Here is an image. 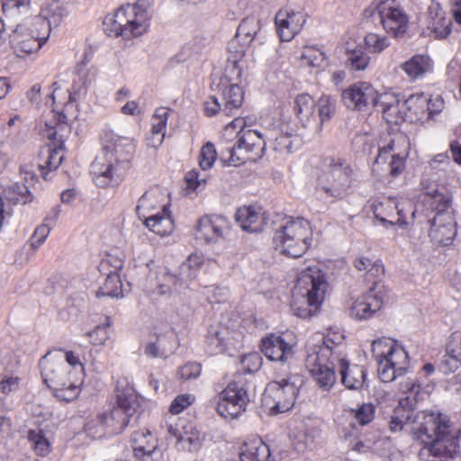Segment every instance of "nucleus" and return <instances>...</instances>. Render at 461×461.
<instances>
[{
	"label": "nucleus",
	"instance_id": "24",
	"mask_svg": "<svg viewBox=\"0 0 461 461\" xmlns=\"http://www.w3.org/2000/svg\"><path fill=\"white\" fill-rule=\"evenodd\" d=\"M306 22V15L303 12L294 11L288 7L280 9L275 17V23L277 33L282 41H291L301 32Z\"/></svg>",
	"mask_w": 461,
	"mask_h": 461
},
{
	"label": "nucleus",
	"instance_id": "50",
	"mask_svg": "<svg viewBox=\"0 0 461 461\" xmlns=\"http://www.w3.org/2000/svg\"><path fill=\"white\" fill-rule=\"evenodd\" d=\"M7 199L14 203L25 204L32 201V194L23 184L15 183L6 190Z\"/></svg>",
	"mask_w": 461,
	"mask_h": 461
},
{
	"label": "nucleus",
	"instance_id": "14",
	"mask_svg": "<svg viewBox=\"0 0 461 461\" xmlns=\"http://www.w3.org/2000/svg\"><path fill=\"white\" fill-rule=\"evenodd\" d=\"M294 377L281 379L268 384L263 394V402L271 414L288 411L295 402L299 387Z\"/></svg>",
	"mask_w": 461,
	"mask_h": 461
},
{
	"label": "nucleus",
	"instance_id": "59",
	"mask_svg": "<svg viewBox=\"0 0 461 461\" xmlns=\"http://www.w3.org/2000/svg\"><path fill=\"white\" fill-rule=\"evenodd\" d=\"M104 29L109 36H122L123 29L117 23V18H115V13L109 14L104 17Z\"/></svg>",
	"mask_w": 461,
	"mask_h": 461
},
{
	"label": "nucleus",
	"instance_id": "52",
	"mask_svg": "<svg viewBox=\"0 0 461 461\" xmlns=\"http://www.w3.org/2000/svg\"><path fill=\"white\" fill-rule=\"evenodd\" d=\"M56 355L57 357H63L64 362L68 366V369L72 371L73 375H76V377H82V379L84 378V366L80 362L78 355L73 351L63 352L61 350H59Z\"/></svg>",
	"mask_w": 461,
	"mask_h": 461
},
{
	"label": "nucleus",
	"instance_id": "53",
	"mask_svg": "<svg viewBox=\"0 0 461 461\" xmlns=\"http://www.w3.org/2000/svg\"><path fill=\"white\" fill-rule=\"evenodd\" d=\"M217 158V152L212 143L207 142L201 149L199 155V166L203 170L210 169Z\"/></svg>",
	"mask_w": 461,
	"mask_h": 461
},
{
	"label": "nucleus",
	"instance_id": "57",
	"mask_svg": "<svg viewBox=\"0 0 461 461\" xmlns=\"http://www.w3.org/2000/svg\"><path fill=\"white\" fill-rule=\"evenodd\" d=\"M192 394H180L176 396L170 404L169 411L172 414H179L194 402Z\"/></svg>",
	"mask_w": 461,
	"mask_h": 461
},
{
	"label": "nucleus",
	"instance_id": "36",
	"mask_svg": "<svg viewBox=\"0 0 461 461\" xmlns=\"http://www.w3.org/2000/svg\"><path fill=\"white\" fill-rule=\"evenodd\" d=\"M268 132L272 133L273 138L268 139L267 142L273 146L275 150L280 153L288 154L293 152L294 145L300 142L298 136L292 131H288L285 127L280 130L271 128L268 129Z\"/></svg>",
	"mask_w": 461,
	"mask_h": 461
},
{
	"label": "nucleus",
	"instance_id": "8",
	"mask_svg": "<svg viewBox=\"0 0 461 461\" xmlns=\"http://www.w3.org/2000/svg\"><path fill=\"white\" fill-rule=\"evenodd\" d=\"M312 230L304 218H291L275 231L273 243L276 250L292 258L303 256L312 246Z\"/></svg>",
	"mask_w": 461,
	"mask_h": 461
},
{
	"label": "nucleus",
	"instance_id": "27",
	"mask_svg": "<svg viewBox=\"0 0 461 461\" xmlns=\"http://www.w3.org/2000/svg\"><path fill=\"white\" fill-rule=\"evenodd\" d=\"M131 442L137 457L142 458L144 461L160 458L158 438L149 429H141L134 431L131 437Z\"/></svg>",
	"mask_w": 461,
	"mask_h": 461
},
{
	"label": "nucleus",
	"instance_id": "62",
	"mask_svg": "<svg viewBox=\"0 0 461 461\" xmlns=\"http://www.w3.org/2000/svg\"><path fill=\"white\" fill-rule=\"evenodd\" d=\"M77 74L84 88H86L95 78V72L88 69L86 63H81L77 66Z\"/></svg>",
	"mask_w": 461,
	"mask_h": 461
},
{
	"label": "nucleus",
	"instance_id": "60",
	"mask_svg": "<svg viewBox=\"0 0 461 461\" xmlns=\"http://www.w3.org/2000/svg\"><path fill=\"white\" fill-rule=\"evenodd\" d=\"M108 326L109 324L99 325L94 330L88 332L90 341L93 345L101 346L105 344L109 339Z\"/></svg>",
	"mask_w": 461,
	"mask_h": 461
},
{
	"label": "nucleus",
	"instance_id": "29",
	"mask_svg": "<svg viewBox=\"0 0 461 461\" xmlns=\"http://www.w3.org/2000/svg\"><path fill=\"white\" fill-rule=\"evenodd\" d=\"M261 351L269 360L282 363L294 356L293 345L276 335H270L262 339Z\"/></svg>",
	"mask_w": 461,
	"mask_h": 461
},
{
	"label": "nucleus",
	"instance_id": "2",
	"mask_svg": "<svg viewBox=\"0 0 461 461\" xmlns=\"http://www.w3.org/2000/svg\"><path fill=\"white\" fill-rule=\"evenodd\" d=\"M103 140V152L93 161L90 170L95 185L104 188L113 182L114 176L122 175L124 165L134 153L135 145L131 139L113 132L104 133Z\"/></svg>",
	"mask_w": 461,
	"mask_h": 461
},
{
	"label": "nucleus",
	"instance_id": "23",
	"mask_svg": "<svg viewBox=\"0 0 461 461\" xmlns=\"http://www.w3.org/2000/svg\"><path fill=\"white\" fill-rule=\"evenodd\" d=\"M341 96L348 107L359 111L368 105H379L380 95L366 82H359L352 85L342 92Z\"/></svg>",
	"mask_w": 461,
	"mask_h": 461
},
{
	"label": "nucleus",
	"instance_id": "43",
	"mask_svg": "<svg viewBox=\"0 0 461 461\" xmlns=\"http://www.w3.org/2000/svg\"><path fill=\"white\" fill-rule=\"evenodd\" d=\"M429 14L435 13L431 28L437 38H447L451 32V21L447 19L444 11L438 4H433L429 7Z\"/></svg>",
	"mask_w": 461,
	"mask_h": 461
},
{
	"label": "nucleus",
	"instance_id": "6",
	"mask_svg": "<svg viewBox=\"0 0 461 461\" xmlns=\"http://www.w3.org/2000/svg\"><path fill=\"white\" fill-rule=\"evenodd\" d=\"M43 382L59 401L76 400L81 392L82 377H76L63 360L49 352L39 363Z\"/></svg>",
	"mask_w": 461,
	"mask_h": 461
},
{
	"label": "nucleus",
	"instance_id": "46",
	"mask_svg": "<svg viewBox=\"0 0 461 461\" xmlns=\"http://www.w3.org/2000/svg\"><path fill=\"white\" fill-rule=\"evenodd\" d=\"M64 149L63 140H59L57 145L54 147H49L47 149V158L45 160V165H39V167L41 171V174L44 178H46L47 173L45 172V167H48L50 170L57 169L64 159V154L62 153Z\"/></svg>",
	"mask_w": 461,
	"mask_h": 461
},
{
	"label": "nucleus",
	"instance_id": "39",
	"mask_svg": "<svg viewBox=\"0 0 461 461\" xmlns=\"http://www.w3.org/2000/svg\"><path fill=\"white\" fill-rule=\"evenodd\" d=\"M145 225L154 233L162 237L171 234L174 230V221L167 206H163L162 212L149 216L145 220Z\"/></svg>",
	"mask_w": 461,
	"mask_h": 461
},
{
	"label": "nucleus",
	"instance_id": "55",
	"mask_svg": "<svg viewBox=\"0 0 461 461\" xmlns=\"http://www.w3.org/2000/svg\"><path fill=\"white\" fill-rule=\"evenodd\" d=\"M302 59L309 67L319 68L325 61L326 56L321 50L310 47L304 50Z\"/></svg>",
	"mask_w": 461,
	"mask_h": 461
},
{
	"label": "nucleus",
	"instance_id": "15",
	"mask_svg": "<svg viewBox=\"0 0 461 461\" xmlns=\"http://www.w3.org/2000/svg\"><path fill=\"white\" fill-rule=\"evenodd\" d=\"M149 8L147 0H138L134 5L122 6L114 12L125 39L140 36L147 32L149 26Z\"/></svg>",
	"mask_w": 461,
	"mask_h": 461
},
{
	"label": "nucleus",
	"instance_id": "37",
	"mask_svg": "<svg viewBox=\"0 0 461 461\" xmlns=\"http://www.w3.org/2000/svg\"><path fill=\"white\" fill-rule=\"evenodd\" d=\"M410 80H417L431 70V60L427 55H414L401 65Z\"/></svg>",
	"mask_w": 461,
	"mask_h": 461
},
{
	"label": "nucleus",
	"instance_id": "41",
	"mask_svg": "<svg viewBox=\"0 0 461 461\" xmlns=\"http://www.w3.org/2000/svg\"><path fill=\"white\" fill-rule=\"evenodd\" d=\"M346 64L350 69L356 71H362L367 68L371 58L368 53L365 50L364 47L360 45L353 46L350 43H347L346 47Z\"/></svg>",
	"mask_w": 461,
	"mask_h": 461
},
{
	"label": "nucleus",
	"instance_id": "63",
	"mask_svg": "<svg viewBox=\"0 0 461 461\" xmlns=\"http://www.w3.org/2000/svg\"><path fill=\"white\" fill-rule=\"evenodd\" d=\"M241 364L248 373L257 371L261 365V357L258 354H249L243 357Z\"/></svg>",
	"mask_w": 461,
	"mask_h": 461
},
{
	"label": "nucleus",
	"instance_id": "44",
	"mask_svg": "<svg viewBox=\"0 0 461 461\" xmlns=\"http://www.w3.org/2000/svg\"><path fill=\"white\" fill-rule=\"evenodd\" d=\"M320 119V130L322 125L330 122L337 111V100L330 95H321L315 104Z\"/></svg>",
	"mask_w": 461,
	"mask_h": 461
},
{
	"label": "nucleus",
	"instance_id": "18",
	"mask_svg": "<svg viewBox=\"0 0 461 461\" xmlns=\"http://www.w3.org/2000/svg\"><path fill=\"white\" fill-rule=\"evenodd\" d=\"M167 433L176 438V447L180 451L194 452L202 446L203 437L192 421L181 419L170 420Z\"/></svg>",
	"mask_w": 461,
	"mask_h": 461
},
{
	"label": "nucleus",
	"instance_id": "22",
	"mask_svg": "<svg viewBox=\"0 0 461 461\" xmlns=\"http://www.w3.org/2000/svg\"><path fill=\"white\" fill-rule=\"evenodd\" d=\"M230 227V221L223 215H203L198 220L196 235L206 243H216L229 236Z\"/></svg>",
	"mask_w": 461,
	"mask_h": 461
},
{
	"label": "nucleus",
	"instance_id": "35",
	"mask_svg": "<svg viewBox=\"0 0 461 461\" xmlns=\"http://www.w3.org/2000/svg\"><path fill=\"white\" fill-rule=\"evenodd\" d=\"M219 98L223 104L222 113L226 115H231L242 105L244 93L238 84H230L221 89Z\"/></svg>",
	"mask_w": 461,
	"mask_h": 461
},
{
	"label": "nucleus",
	"instance_id": "19",
	"mask_svg": "<svg viewBox=\"0 0 461 461\" xmlns=\"http://www.w3.org/2000/svg\"><path fill=\"white\" fill-rule=\"evenodd\" d=\"M335 357L341 384L347 389L360 391L368 387L366 367L357 364H350L345 352V347L339 343L338 344V353Z\"/></svg>",
	"mask_w": 461,
	"mask_h": 461
},
{
	"label": "nucleus",
	"instance_id": "49",
	"mask_svg": "<svg viewBox=\"0 0 461 461\" xmlns=\"http://www.w3.org/2000/svg\"><path fill=\"white\" fill-rule=\"evenodd\" d=\"M365 46L370 53L379 54L390 46V40L385 35L374 32L367 33L364 38Z\"/></svg>",
	"mask_w": 461,
	"mask_h": 461
},
{
	"label": "nucleus",
	"instance_id": "16",
	"mask_svg": "<svg viewBox=\"0 0 461 461\" xmlns=\"http://www.w3.org/2000/svg\"><path fill=\"white\" fill-rule=\"evenodd\" d=\"M261 30V23L256 17H247L240 23L236 39L229 43L230 56L228 63H230L234 68L238 69V76L241 73V62L246 54L247 48L253 40L257 39Z\"/></svg>",
	"mask_w": 461,
	"mask_h": 461
},
{
	"label": "nucleus",
	"instance_id": "4",
	"mask_svg": "<svg viewBox=\"0 0 461 461\" xmlns=\"http://www.w3.org/2000/svg\"><path fill=\"white\" fill-rule=\"evenodd\" d=\"M327 289L326 276L318 265H309L303 269L294 287V313L303 319L312 316L321 305Z\"/></svg>",
	"mask_w": 461,
	"mask_h": 461
},
{
	"label": "nucleus",
	"instance_id": "17",
	"mask_svg": "<svg viewBox=\"0 0 461 461\" xmlns=\"http://www.w3.org/2000/svg\"><path fill=\"white\" fill-rule=\"evenodd\" d=\"M217 411L225 418H237L245 411L249 397L248 385L241 379L230 383L221 393Z\"/></svg>",
	"mask_w": 461,
	"mask_h": 461
},
{
	"label": "nucleus",
	"instance_id": "30",
	"mask_svg": "<svg viewBox=\"0 0 461 461\" xmlns=\"http://www.w3.org/2000/svg\"><path fill=\"white\" fill-rule=\"evenodd\" d=\"M66 8L57 1L46 3L41 7V18L37 23L45 30L44 32L50 33L52 28L58 27L67 16Z\"/></svg>",
	"mask_w": 461,
	"mask_h": 461
},
{
	"label": "nucleus",
	"instance_id": "51",
	"mask_svg": "<svg viewBox=\"0 0 461 461\" xmlns=\"http://www.w3.org/2000/svg\"><path fill=\"white\" fill-rule=\"evenodd\" d=\"M447 355L455 362L454 368L461 365V330L453 332L446 348Z\"/></svg>",
	"mask_w": 461,
	"mask_h": 461
},
{
	"label": "nucleus",
	"instance_id": "20",
	"mask_svg": "<svg viewBox=\"0 0 461 461\" xmlns=\"http://www.w3.org/2000/svg\"><path fill=\"white\" fill-rule=\"evenodd\" d=\"M385 289L375 283L366 293L360 295L349 307V315L356 320H366L379 311L384 302Z\"/></svg>",
	"mask_w": 461,
	"mask_h": 461
},
{
	"label": "nucleus",
	"instance_id": "42",
	"mask_svg": "<svg viewBox=\"0 0 461 461\" xmlns=\"http://www.w3.org/2000/svg\"><path fill=\"white\" fill-rule=\"evenodd\" d=\"M314 105L312 97L305 93L298 95L294 101V112L304 128L313 116Z\"/></svg>",
	"mask_w": 461,
	"mask_h": 461
},
{
	"label": "nucleus",
	"instance_id": "33",
	"mask_svg": "<svg viewBox=\"0 0 461 461\" xmlns=\"http://www.w3.org/2000/svg\"><path fill=\"white\" fill-rule=\"evenodd\" d=\"M235 218L240 227L249 232L261 231L266 223L260 209H256L253 206H244L238 209Z\"/></svg>",
	"mask_w": 461,
	"mask_h": 461
},
{
	"label": "nucleus",
	"instance_id": "54",
	"mask_svg": "<svg viewBox=\"0 0 461 461\" xmlns=\"http://www.w3.org/2000/svg\"><path fill=\"white\" fill-rule=\"evenodd\" d=\"M169 116V113L167 109L161 107L158 108L155 111V113L152 117V134L153 135H158L162 134V137H164V131L167 125V122ZM163 138H161L160 141H162Z\"/></svg>",
	"mask_w": 461,
	"mask_h": 461
},
{
	"label": "nucleus",
	"instance_id": "28",
	"mask_svg": "<svg viewBox=\"0 0 461 461\" xmlns=\"http://www.w3.org/2000/svg\"><path fill=\"white\" fill-rule=\"evenodd\" d=\"M371 210L375 219L385 228L395 224L404 226L407 224L404 218L403 209L399 208L394 199H387L383 202L375 201L371 204Z\"/></svg>",
	"mask_w": 461,
	"mask_h": 461
},
{
	"label": "nucleus",
	"instance_id": "10",
	"mask_svg": "<svg viewBox=\"0 0 461 461\" xmlns=\"http://www.w3.org/2000/svg\"><path fill=\"white\" fill-rule=\"evenodd\" d=\"M140 407L136 395L133 393H120L117 395L116 404L110 412L99 415L95 420L88 422L86 430L98 434L100 438L105 433L118 434L129 425Z\"/></svg>",
	"mask_w": 461,
	"mask_h": 461
},
{
	"label": "nucleus",
	"instance_id": "45",
	"mask_svg": "<svg viewBox=\"0 0 461 461\" xmlns=\"http://www.w3.org/2000/svg\"><path fill=\"white\" fill-rule=\"evenodd\" d=\"M122 281L116 272H109L103 285L96 292L97 297H120L122 295Z\"/></svg>",
	"mask_w": 461,
	"mask_h": 461
},
{
	"label": "nucleus",
	"instance_id": "12",
	"mask_svg": "<svg viewBox=\"0 0 461 461\" xmlns=\"http://www.w3.org/2000/svg\"><path fill=\"white\" fill-rule=\"evenodd\" d=\"M364 15L374 23L382 25L385 32L394 39H402L409 29V17L404 10L392 2L372 3L364 11Z\"/></svg>",
	"mask_w": 461,
	"mask_h": 461
},
{
	"label": "nucleus",
	"instance_id": "25",
	"mask_svg": "<svg viewBox=\"0 0 461 461\" xmlns=\"http://www.w3.org/2000/svg\"><path fill=\"white\" fill-rule=\"evenodd\" d=\"M438 105L437 108L430 106V98L423 93H418L410 95L402 104L404 107L407 120L411 122L429 119L434 114L439 113L443 106L441 98L437 97Z\"/></svg>",
	"mask_w": 461,
	"mask_h": 461
},
{
	"label": "nucleus",
	"instance_id": "47",
	"mask_svg": "<svg viewBox=\"0 0 461 461\" xmlns=\"http://www.w3.org/2000/svg\"><path fill=\"white\" fill-rule=\"evenodd\" d=\"M28 440L38 456H46L50 453L51 444L41 429H31Z\"/></svg>",
	"mask_w": 461,
	"mask_h": 461
},
{
	"label": "nucleus",
	"instance_id": "64",
	"mask_svg": "<svg viewBox=\"0 0 461 461\" xmlns=\"http://www.w3.org/2000/svg\"><path fill=\"white\" fill-rule=\"evenodd\" d=\"M31 0H3V10L10 14L20 9L28 10Z\"/></svg>",
	"mask_w": 461,
	"mask_h": 461
},
{
	"label": "nucleus",
	"instance_id": "3",
	"mask_svg": "<svg viewBox=\"0 0 461 461\" xmlns=\"http://www.w3.org/2000/svg\"><path fill=\"white\" fill-rule=\"evenodd\" d=\"M338 344L330 338L317 335L306 345L305 366L316 384L323 391H330L337 381L335 369H338L335 356Z\"/></svg>",
	"mask_w": 461,
	"mask_h": 461
},
{
	"label": "nucleus",
	"instance_id": "9",
	"mask_svg": "<svg viewBox=\"0 0 461 461\" xmlns=\"http://www.w3.org/2000/svg\"><path fill=\"white\" fill-rule=\"evenodd\" d=\"M372 352L376 357L380 380L389 383L402 375L409 368V357L405 348L397 341L387 338L372 343Z\"/></svg>",
	"mask_w": 461,
	"mask_h": 461
},
{
	"label": "nucleus",
	"instance_id": "32",
	"mask_svg": "<svg viewBox=\"0 0 461 461\" xmlns=\"http://www.w3.org/2000/svg\"><path fill=\"white\" fill-rule=\"evenodd\" d=\"M402 104L395 96L383 94L379 96V105L384 119L391 124H398L402 121H408L405 111H402Z\"/></svg>",
	"mask_w": 461,
	"mask_h": 461
},
{
	"label": "nucleus",
	"instance_id": "13",
	"mask_svg": "<svg viewBox=\"0 0 461 461\" xmlns=\"http://www.w3.org/2000/svg\"><path fill=\"white\" fill-rule=\"evenodd\" d=\"M410 140L402 132L386 133L379 140L378 154L374 167L385 164L390 158L388 168L393 176H399L405 168V160L409 156Z\"/></svg>",
	"mask_w": 461,
	"mask_h": 461
},
{
	"label": "nucleus",
	"instance_id": "7",
	"mask_svg": "<svg viewBox=\"0 0 461 461\" xmlns=\"http://www.w3.org/2000/svg\"><path fill=\"white\" fill-rule=\"evenodd\" d=\"M251 126L249 118H236L225 128L226 133L236 128H240L238 132V141L226 150L230 165L238 166L249 159H254V158L247 156L249 153H252L256 157H261L268 139L273 138L272 133L268 132V128L251 129Z\"/></svg>",
	"mask_w": 461,
	"mask_h": 461
},
{
	"label": "nucleus",
	"instance_id": "40",
	"mask_svg": "<svg viewBox=\"0 0 461 461\" xmlns=\"http://www.w3.org/2000/svg\"><path fill=\"white\" fill-rule=\"evenodd\" d=\"M240 456L241 461H267L270 450L260 438H253L244 442Z\"/></svg>",
	"mask_w": 461,
	"mask_h": 461
},
{
	"label": "nucleus",
	"instance_id": "31",
	"mask_svg": "<svg viewBox=\"0 0 461 461\" xmlns=\"http://www.w3.org/2000/svg\"><path fill=\"white\" fill-rule=\"evenodd\" d=\"M177 348L176 336L173 330L158 335L154 342L148 343L145 354L150 357H167Z\"/></svg>",
	"mask_w": 461,
	"mask_h": 461
},
{
	"label": "nucleus",
	"instance_id": "26",
	"mask_svg": "<svg viewBox=\"0 0 461 461\" xmlns=\"http://www.w3.org/2000/svg\"><path fill=\"white\" fill-rule=\"evenodd\" d=\"M49 32L34 35L19 25L10 35V43L19 56L37 52L49 39Z\"/></svg>",
	"mask_w": 461,
	"mask_h": 461
},
{
	"label": "nucleus",
	"instance_id": "21",
	"mask_svg": "<svg viewBox=\"0 0 461 461\" xmlns=\"http://www.w3.org/2000/svg\"><path fill=\"white\" fill-rule=\"evenodd\" d=\"M242 335L221 325L211 326L208 330L205 347L210 355L229 352L238 348Z\"/></svg>",
	"mask_w": 461,
	"mask_h": 461
},
{
	"label": "nucleus",
	"instance_id": "61",
	"mask_svg": "<svg viewBox=\"0 0 461 461\" xmlns=\"http://www.w3.org/2000/svg\"><path fill=\"white\" fill-rule=\"evenodd\" d=\"M201 365L196 362L187 363L180 367L179 376L183 380L197 378L201 374Z\"/></svg>",
	"mask_w": 461,
	"mask_h": 461
},
{
	"label": "nucleus",
	"instance_id": "48",
	"mask_svg": "<svg viewBox=\"0 0 461 461\" xmlns=\"http://www.w3.org/2000/svg\"><path fill=\"white\" fill-rule=\"evenodd\" d=\"M158 294H168L173 292L181 291L182 289H185V287L180 283L177 274L165 272L158 284Z\"/></svg>",
	"mask_w": 461,
	"mask_h": 461
},
{
	"label": "nucleus",
	"instance_id": "11",
	"mask_svg": "<svg viewBox=\"0 0 461 461\" xmlns=\"http://www.w3.org/2000/svg\"><path fill=\"white\" fill-rule=\"evenodd\" d=\"M430 196V206L436 212L429 230V237L438 244L449 245L456 235V222L451 208V197L440 193L438 187L427 189Z\"/></svg>",
	"mask_w": 461,
	"mask_h": 461
},
{
	"label": "nucleus",
	"instance_id": "34",
	"mask_svg": "<svg viewBox=\"0 0 461 461\" xmlns=\"http://www.w3.org/2000/svg\"><path fill=\"white\" fill-rule=\"evenodd\" d=\"M319 434L317 428L307 423L299 424L291 433L292 444L298 453H303L310 448Z\"/></svg>",
	"mask_w": 461,
	"mask_h": 461
},
{
	"label": "nucleus",
	"instance_id": "56",
	"mask_svg": "<svg viewBox=\"0 0 461 461\" xmlns=\"http://www.w3.org/2000/svg\"><path fill=\"white\" fill-rule=\"evenodd\" d=\"M354 418L362 426L368 424L375 418V407L372 403H363L357 410L352 411Z\"/></svg>",
	"mask_w": 461,
	"mask_h": 461
},
{
	"label": "nucleus",
	"instance_id": "5",
	"mask_svg": "<svg viewBox=\"0 0 461 461\" xmlns=\"http://www.w3.org/2000/svg\"><path fill=\"white\" fill-rule=\"evenodd\" d=\"M356 181V170L344 158H326L317 178L316 194L322 199H343L350 193Z\"/></svg>",
	"mask_w": 461,
	"mask_h": 461
},
{
	"label": "nucleus",
	"instance_id": "58",
	"mask_svg": "<svg viewBox=\"0 0 461 461\" xmlns=\"http://www.w3.org/2000/svg\"><path fill=\"white\" fill-rule=\"evenodd\" d=\"M53 227L50 226V223H46L45 221L42 222L40 226H38L32 237L31 246L36 249L39 247H41L45 240L48 238L51 229Z\"/></svg>",
	"mask_w": 461,
	"mask_h": 461
},
{
	"label": "nucleus",
	"instance_id": "1",
	"mask_svg": "<svg viewBox=\"0 0 461 461\" xmlns=\"http://www.w3.org/2000/svg\"><path fill=\"white\" fill-rule=\"evenodd\" d=\"M392 432L403 429L411 432L413 438L424 445V448L438 460L455 461L459 458L461 430L455 429L449 418L440 412H421L413 418V411L396 407L389 420Z\"/></svg>",
	"mask_w": 461,
	"mask_h": 461
},
{
	"label": "nucleus",
	"instance_id": "38",
	"mask_svg": "<svg viewBox=\"0 0 461 461\" xmlns=\"http://www.w3.org/2000/svg\"><path fill=\"white\" fill-rule=\"evenodd\" d=\"M203 262V256L194 253L190 255L186 260L180 265L176 274L180 283L185 288L197 276Z\"/></svg>",
	"mask_w": 461,
	"mask_h": 461
}]
</instances>
